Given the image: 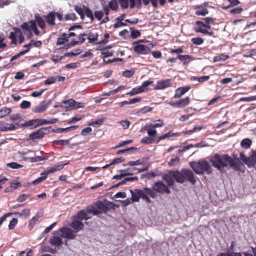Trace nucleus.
Listing matches in <instances>:
<instances>
[{"label":"nucleus","mask_w":256,"mask_h":256,"mask_svg":"<svg viewBox=\"0 0 256 256\" xmlns=\"http://www.w3.org/2000/svg\"><path fill=\"white\" fill-rule=\"evenodd\" d=\"M120 123L122 126L124 130L128 129L130 124V122L127 120H122L120 122Z\"/></svg>","instance_id":"nucleus-61"},{"label":"nucleus","mask_w":256,"mask_h":256,"mask_svg":"<svg viewBox=\"0 0 256 256\" xmlns=\"http://www.w3.org/2000/svg\"><path fill=\"white\" fill-rule=\"evenodd\" d=\"M70 142V140H55L53 142V144L54 146H65L68 144Z\"/></svg>","instance_id":"nucleus-31"},{"label":"nucleus","mask_w":256,"mask_h":256,"mask_svg":"<svg viewBox=\"0 0 256 256\" xmlns=\"http://www.w3.org/2000/svg\"><path fill=\"white\" fill-rule=\"evenodd\" d=\"M86 210L88 213L92 214L94 216H97L100 214V212H98L96 206H89L87 208Z\"/></svg>","instance_id":"nucleus-29"},{"label":"nucleus","mask_w":256,"mask_h":256,"mask_svg":"<svg viewBox=\"0 0 256 256\" xmlns=\"http://www.w3.org/2000/svg\"><path fill=\"white\" fill-rule=\"evenodd\" d=\"M94 206L98 209L100 214L106 213L108 210V208L102 202L98 201L95 204Z\"/></svg>","instance_id":"nucleus-12"},{"label":"nucleus","mask_w":256,"mask_h":256,"mask_svg":"<svg viewBox=\"0 0 256 256\" xmlns=\"http://www.w3.org/2000/svg\"><path fill=\"white\" fill-rule=\"evenodd\" d=\"M30 215V210L29 209H25L20 212V216L26 218Z\"/></svg>","instance_id":"nucleus-56"},{"label":"nucleus","mask_w":256,"mask_h":256,"mask_svg":"<svg viewBox=\"0 0 256 256\" xmlns=\"http://www.w3.org/2000/svg\"><path fill=\"white\" fill-rule=\"evenodd\" d=\"M176 135H178V134L171 133L170 132L162 136L160 138V140H165L166 138H172V137Z\"/></svg>","instance_id":"nucleus-44"},{"label":"nucleus","mask_w":256,"mask_h":256,"mask_svg":"<svg viewBox=\"0 0 256 256\" xmlns=\"http://www.w3.org/2000/svg\"><path fill=\"white\" fill-rule=\"evenodd\" d=\"M68 37L67 36L66 34L64 33L58 38V41L56 42V44L58 46L62 45L64 44L66 42H68Z\"/></svg>","instance_id":"nucleus-21"},{"label":"nucleus","mask_w":256,"mask_h":256,"mask_svg":"<svg viewBox=\"0 0 256 256\" xmlns=\"http://www.w3.org/2000/svg\"><path fill=\"white\" fill-rule=\"evenodd\" d=\"M131 173H124L122 172V174L120 175H116L114 176L113 179L114 180H122L123 178L126 176H130L131 175Z\"/></svg>","instance_id":"nucleus-59"},{"label":"nucleus","mask_w":256,"mask_h":256,"mask_svg":"<svg viewBox=\"0 0 256 256\" xmlns=\"http://www.w3.org/2000/svg\"><path fill=\"white\" fill-rule=\"evenodd\" d=\"M229 56L228 55H224L223 54L216 56L214 59V62H224L229 58Z\"/></svg>","instance_id":"nucleus-26"},{"label":"nucleus","mask_w":256,"mask_h":256,"mask_svg":"<svg viewBox=\"0 0 256 256\" xmlns=\"http://www.w3.org/2000/svg\"><path fill=\"white\" fill-rule=\"evenodd\" d=\"M240 158L248 167L253 166L256 164V152H253L252 155L249 158H246L243 153H240Z\"/></svg>","instance_id":"nucleus-6"},{"label":"nucleus","mask_w":256,"mask_h":256,"mask_svg":"<svg viewBox=\"0 0 256 256\" xmlns=\"http://www.w3.org/2000/svg\"><path fill=\"white\" fill-rule=\"evenodd\" d=\"M12 112V109L4 108L0 110V118H3L10 114Z\"/></svg>","instance_id":"nucleus-27"},{"label":"nucleus","mask_w":256,"mask_h":256,"mask_svg":"<svg viewBox=\"0 0 256 256\" xmlns=\"http://www.w3.org/2000/svg\"><path fill=\"white\" fill-rule=\"evenodd\" d=\"M164 180L167 182L168 185L170 186H173L174 182V176L172 174V172H170L168 174H165L163 176Z\"/></svg>","instance_id":"nucleus-16"},{"label":"nucleus","mask_w":256,"mask_h":256,"mask_svg":"<svg viewBox=\"0 0 256 256\" xmlns=\"http://www.w3.org/2000/svg\"><path fill=\"white\" fill-rule=\"evenodd\" d=\"M190 166L198 174H202L204 172L210 174L212 172L211 166L206 160H200L197 162H192L190 164Z\"/></svg>","instance_id":"nucleus-4"},{"label":"nucleus","mask_w":256,"mask_h":256,"mask_svg":"<svg viewBox=\"0 0 256 256\" xmlns=\"http://www.w3.org/2000/svg\"><path fill=\"white\" fill-rule=\"evenodd\" d=\"M153 47L154 46L152 44L149 46L138 44L134 47V50L140 54H146L150 52L151 48Z\"/></svg>","instance_id":"nucleus-8"},{"label":"nucleus","mask_w":256,"mask_h":256,"mask_svg":"<svg viewBox=\"0 0 256 256\" xmlns=\"http://www.w3.org/2000/svg\"><path fill=\"white\" fill-rule=\"evenodd\" d=\"M172 174L176 182L180 184H184L186 180L192 184H195L196 182L194 173L190 170L184 169L181 172H172Z\"/></svg>","instance_id":"nucleus-3"},{"label":"nucleus","mask_w":256,"mask_h":256,"mask_svg":"<svg viewBox=\"0 0 256 256\" xmlns=\"http://www.w3.org/2000/svg\"><path fill=\"white\" fill-rule=\"evenodd\" d=\"M180 162V158L178 157H176L170 160V161L168 162V164L170 166H176L177 164H178Z\"/></svg>","instance_id":"nucleus-53"},{"label":"nucleus","mask_w":256,"mask_h":256,"mask_svg":"<svg viewBox=\"0 0 256 256\" xmlns=\"http://www.w3.org/2000/svg\"><path fill=\"white\" fill-rule=\"evenodd\" d=\"M62 232L61 236L62 238L70 240H74L76 238L75 232L74 230L68 228H62L60 230Z\"/></svg>","instance_id":"nucleus-7"},{"label":"nucleus","mask_w":256,"mask_h":256,"mask_svg":"<svg viewBox=\"0 0 256 256\" xmlns=\"http://www.w3.org/2000/svg\"><path fill=\"white\" fill-rule=\"evenodd\" d=\"M6 166L8 168L16 170L20 169L23 167V166L16 162L9 163Z\"/></svg>","instance_id":"nucleus-35"},{"label":"nucleus","mask_w":256,"mask_h":256,"mask_svg":"<svg viewBox=\"0 0 256 256\" xmlns=\"http://www.w3.org/2000/svg\"><path fill=\"white\" fill-rule=\"evenodd\" d=\"M142 2L145 6H148L150 2H152L154 8H157L158 6V0H142Z\"/></svg>","instance_id":"nucleus-36"},{"label":"nucleus","mask_w":256,"mask_h":256,"mask_svg":"<svg viewBox=\"0 0 256 256\" xmlns=\"http://www.w3.org/2000/svg\"><path fill=\"white\" fill-rule=\"evenodd\" d=\"M80 66V64L79 62L76 63H71L70 64H68L66 66V68L67 69H75Z\"/></svg>","instance_id":"nucleus-46"},{"label":"nucleus","mask_w":256,"mask_h":256,"mask_svg":"<svg viewBox=\"0 0 256 256\" xmlns=\"http://www.w3.org/2000/svg\"><path fill=\"white\" fill-rule=\"evenodd\" d=\"M208 11L207 9H202V10L196 11V14L197 16H205L208 14Z\"/></svg>","instance_id":"nucleus-63"},{"label":"nucleus","mask_w":256,"mask_h":256,"mask_svg":"<svg viewBox=\"0 0 256 256\" xmlns=\"http://www.w3.org/2000/svg\"><path fill=\"white\" fill-rule=\"evenodd\" d=\"M7 126H8V124L0 122V131L3 132H8Z\"/></svg>","instance_id":"nucleus-64"},{"label":"nucleus","mask_w":256,"mask_h":256,"mask_svg":"<svg viewBox=\"0 0 256 256\" xmlns=\"http://www.w3.org/2000/svg\"><path fill=\"white\" fill-rule=\"evenodd\" d=\"M152 190L155 193L156 192L162 194H170L171 193V191L168 187L164 184L163 182L160 181L156 182L154 184Z\"/></svg>","instance_id":"nucleus-5"},{"label":"nucleus","mask_w":256,"mask_h":256,"mask_svg":"<svg viewBox=\"0 0 256 256\" xmlns=\"http://www.w3.org/2000/svg\"><path fill=\"white\" fill-rule=\"evenodd\" d=\"M17 38L19 40L20 44H22L24 40V37L22 32L20 30H17Z\"/></svg>","instance_id":"nucleus-58"},{"label":"nucleus","mask_w":256,"mask_h":256,"mask_svg":"<svg viewBox=\"0 0 256 256\" xmlns=\"http://www.w3.org/2000/svg\"><path fill=\"white\" fill-rule=\"evenodd\" d=\"M252 140L248 138H246L242 140L241 142V146L244 148L248 149L250 148L252 145Z\"/></svg>","instance_id":"nucleus-28"},{"label":"nucleus","mask_w":256,"mask_h":256,"mask_svg":"<svg viewBox=\"0 0 256 256\" xmlns=\"http://www.w3.org/2000/svg\"><path fill=\"white\" fill-rule=\"evenodd\" d=\"M63 104L67 105L68 107L74 108V106L77 104V102L73 100H70L66 101H64L62 102ZM67 108V106H66Z\"/></svg>","instance_id":"nucleus-39"},{"label":"nucleus","mask_w":256,"mask_h":256,"mask_svg":"<svg viewBox=\"0 0 256 256\" xmlns=\"http://www.w3.org/2000/svg\"><path fill=\"white\" fill-rule=\"evenodd\" d=\"M98 33H89L88 34V42L90 44L94 43L96 40H98Z\"/></svg>","instance_id":"nucleus-22"},{"label":"nucleus","mask_w":256,"mask_h":256,"mask_svg":"<svg viewBox=\"0 0 256 256\" xmlns=\"http://www.w3.org/2000/svg\"><path fill=\"white\" fill-rule=\"evenodd\" d=\"M192 42L194 44L197 45V46H200V45L204 43V40L201 38H192Z\"/></svg>","instance_id":"nucleus-38"},{"label":"nucleus","mask_w":256,"mask_h":256,"mask_svg":"<svg viewBox=\"0 0 256 256\" xmlns=\"http://www.w3.org/2000/svg\"><path fill=\"white\" fill-rule=\"evenodd\" d=\"M190 102V98L189 97H186L185 98L182 99L178 101L180 108H184L189 104Z\"/></svg>","instance_id":"nucleus-30"},{"label":"nucleus","mask_w":256,"mask_h":256,"mask_svg":"<svg viewBox=\"0 0 256 256\" xmlns=\"http://www.w3.org/2000/svg\"><path fill=\"white\" fill-rule=\"evenodd\" d=\"M119 2L120 6L122 8H127L128 6V0H119Z\"/></svg>","instance_id":"nucleus-62"},{"label":"nucleus","mask_w":256,"mask_h":256,"mask_svg":"<svg viewBox=\"0 0 256 256\" xmlns=\"http://www.w3.org/2000/svg\"><path fill=\"white\" fill-rule=\"evenodd\" d=\"M87 213V210L86 211L85 210H82L80 211L76 216H74L73 217L80 221L82 220H86L91 218L90 216H88Z\"/></svg>","instance_id":"nucleus-13"},{"label":"nucleus","mask_w":256,"mask_h":256,"mask_svg":"<svg viewBox=\"0 0 256 256\" xmlns=\"http://www.w3.org/2000/svg\"><path fill=\"white\" fill-rule=\"evenodd\" d=\"M104 15L103 11H96L94 12V16L98 20H102Z\"/></svg>","instance_id":"nucleus-52"},{"label":"nucleus","mask_w":256,"mask_h":256,"mask_svg":"<svg viewBox=\"0 0 256 256\" xmlns=\"http://www.w3.org/2000/svg\"><path fill=\"white\" fill-rule=\"evenodd\" d=\"M31 30H34V34L36 36L39 35L40 32L38 30V29L36 27V24L35 22H34L33 20L31 21Z\"/></svg>","instance_id":"nucleus-47"},{"label":"nucleus","mask_w":256,"mask_h":256,"mask_svg":"<svg viewBox=\"0 0 256 256\" xmlns=\"http://www.w3.org/2000/svg\"><path fill=\"white\" fill-rule=\"evenodd\" d=\"M70 226L72 228H73L75 233H78L80 231L82 230L84 227V224L83 222L74 217H72V221Z\"/></svg>","instance_id":"nucleus-9"},{"label":"nucleus","mask_w":256,"mask_h":256,"mask_svg":"<svg viewBox=\"0 0 256 256\" xmlns=\"http://www.w3.org/2000/svg\"><path fill=\"white\" fill-rule=\"evenodd\" d=\"M64 56H53L51 58L52 60L54 63H58L60 62L63 58Z\"/></svg>","instance_id":"nucleus-57"},{"label":"nucleus","mask_w":256,"mask_h":256,"mask_svg":"<svg viewBox=\"0 0 256 256\" xmlns=\"http://www.w3.org/2000/svg\"><path fill=\"white\" fill-rule=\"evenodd\" d=\"M17 30H15V32H11L10 33L9 38L12 40V44H16V38H17Z\"/></svg>","instance_id":"nucleus-37"},{"label":"nucleus","mask_w":256,"mask_h":256,"mask_svg":"<svg viewBox=\"0 0 256 256\" xmlns=\"http://www.w3.org/2000/svg\"><path fill=\"white\" fill-rule=\"evenodd\" d=\"M21 127V124H17L16 125L14 124H8V126H7L8 131H14L18 129V128Z\"/></svg>","instance_id":"nucleus-43"},{"label":"nucleus","mask_w":256,"mask_h":256,"mask_svg":"<svg viewBox=\"0 0 256 256\" xmlns=\"http://www.w3.org/2000/svg\"><path fill=\"white\" fill-rule=\"evenodd\" d=\"M65 19L66 20L74 21L77 19V16L75 14L71 13L66 15Z\"/></svg>","instance_id":"nucleus-42"},{"label":"nucleus","mask_w":256,"mask_h":256,"mask_svg":"<svg viewBox=\"0 0 256 256\" xmlns=\"http://www.w3.org/2000/svg\"><path fill=\"white\" fill-rule=\"evenodd\" d=\"M172 86L171 80L167 79L158 82L154 88L155 90H162Z\"/></svg>","instance_id":"nucleus-10"},{"label":"nucleus","mask_w":256,"mask_h":256,"mask_svg":"<svg viewBox=\"0 0 256 256\" xmlns=\"http://www.w3.org/2000/svg\"><path fill=\"white\" fill-rule=\"evenodd\" d=\"M196 32H200L203 34H208V36H212L214 34V32H208V30L202 28H198Z\"/></svg>","instance_id":"nucleus-51"},{"label":"nucleus","mask_w":256,"mask_h":256,"mask_svg":"<svg viewBox=\"0 0 256 256\" xmlns=\"http://www.w3.org/2000/svg\"><path fill=\"white\" fill-rule=\"evenodd\" d=\"M83 8L86 16L92 22H93L94 20V16L92 10L84 5L83 6Z\"/></svg>","instance_id":"nucleus-23"},{"label":"nucleus","mask_w":256,"mask_h":256,"mask_svg":"<svg viewBox=\"0 0 256 256\" xmlns=\"http://www.w3.org/2000/svg\"><path fill=\"white\" fill-rule=\"evenodd\" d=\"M36 20L39 26L42 29L44 30L46 28V22L44 20L38 15H36Z\"/></svg>","instance_id":"nucleus-25"},{"label":"nucleus","mask_w":256,"mask_h":256,"mask_svg":"<svg viewBox=\"0 0 256 256\" xmlns=\"http://www.w3.org/2000/svg\"><path fill=\"white\" fill-rule=\"evenodd\" d=\"M50 244L55 246H60L62 244V239L57 236H54L50 240Z\"/></svg>","instance_id":"nucleus-20"},{"label":"nucleus","mask_w":256,"mask_h":256,"mask_svg":"<svg viewBox=\"0 0 256 256\" xmlns=\"http://www.w3.org/2000/svg\"><path fill=\"white\" fill-rule=\"evenodd\" d=\"M81 52H82L80 50H77L76 53H74V52H68V53H66L64 56V57H66V56L72 57L73 56H76L79 55L81 53Z\"/></svg>","instance_id":"nucleus-60"},{"label":"nucleus","mask_w":256,"mask_h":256,"mask_svg":"<svg viewBox=\"0 0 256 256\" xmlns=\"http://www.w3.org/2000/svg\"><path fill=\"white\" fill-rule=\"evenodd\" d=\"M18 223V220L16 218H14L10 222V224L8 225V228L10 230H12L14 228L15 226Z\"/></svg>","instance_id":"nucleus-41"},{"label":"nucleus","mask_w":256,"mask_h":256,"mask_svg":"<svg viewBox=\"0 0 256 256\" xmlns=\"http://www.w3.org/2000/svg\"><path fill=\"white\" fill-rule=\"evenodd\" d=\"M56 13L54 12H50L46 17L47 22L50 26L55 25Z\"/></svg>","instance_id":"nucleus-17"},{"label":"nucleus","mask_w":256,"mask_h":256,"mask_svg":"<svg viewBox=\"0 0 256 256\" xmlns=\"http://www.w3.org/2000/svg\"><path fill=\"white\" fill-rule=\"evenodd\" d=\"M190 87H182L178 88L176 90V94L174 96L175 98H181L184 95L186 92L190 90Z\"/></svg>","instance_id":"nucleus-14"},{"label":"nucleus","mask_w":256,"mask_h":256,"mask_svg":"<svg viewBox=\"0 0 256 256\" xmlns=\"http://www.w3.org/2000/svg\"><path fill=\"white\" fill-rule=\"evenodd\" d=\"M112 10H116L118 8V4L116 0H112L108 6Z\"/></svg>","instance_id":"nucleus-32"},{"label":"nucleus","mask_w":256,"mask_h":256,"mask_svg":"<svg viewBox=\"0 0 256 256\" xmlns=\"http://www.w3.org/2000/svg\"><path fill=\"white\" fill-rule=\"evenodd\" d=\"M64 164H60L58 166H56L52 168L48 169L46 171L44 172V173L42 174V175H45L48 176V174L54 173L57 171L60 170L64 168Z\"/></svg>","instance_id":"nucleus-15"},{"label":"nucleus","mask_w":256,"mask_h":256,"mask_svg":"<svg viewBox=\"0 0 256 256\" xmlns=\"http://www.w3.org/2000/svg\"><path fill=\"white\" fill-rule=\"evenodd\" d=\"M56 78L55 77H50L48 78L45 82L44 84L45 85H50L54 84L56 82Z\"/></svg>","instance_id":"nucleus-50"},{"label":"nucleus","mask_w":256,"mask_h":256,"mask_svg":"<svg viewBox=\"0 0 256 256\" xmlns=\"http://www.w3.org/2000/svg\"><path fill=\"white\" fill-rule=\"evenodd\" d=\"M210 78V76H204L200 78L194 77L193 78V80H198L199 82L202 83L208 80Z\"/></svg>","instance_id":"nucleus-48"},{"label":"nucleus","mask_w":256,"mask_h":256,"mask_svg":"<svg viewBox=\"0 0 256 256\" xmlns=\"http://www.w3.org/2000/svg\"><path fill=\"white\" fill-rule=\"evenodd\" d=\"M130 192L132 194V200L133 202H138L141 198L148 203L150 204L152 200L148 197V196H150L153 198L157 197L156 193L151 189L148 188H144L143 190H135L134 191L130 190Z\"/></svg>","instance_id":"nucleus-2"},{"label":"nucleus","mask_w":256,"mask_h":256,"mask_svg":"<svg viewBox=\"0 0 256 256\" xmlns=\"http://www.w3.org/2000/svg\"><path fill=\"white\" fill-rule=\"evenodd\" d=\"M154 138L146 137L141 140V142L144 144H152L154 141Z\"/></svg>","instance_id":"nucleus-34"},{"label":"nucleus","mask_w":256,"mask_h":256,"mask_svg":"<svg viewBox=\"0 0 256 256\" xmlns=\"http://www.w3.org/2000/svg\"><path fill=\"white\" fill-rule=\"evenodd\" d=\"M48 108V105L46 104H42L40 106L35 107L32 112L34 113H41L46 110Z\"/></svg>","instance_id":"nucleus-18"},{"label":"nucleus","mask_w":256,"mask_h":256,"mask_svg":"<svg viewBox=\"0 0 256 256\" xmlns=\"http://www.w3.org/2000/svg\"><path fill=\"white\" fill-rule=\"evenodd\" d=\"M132 30L131 36L133 39H136L140 36V31L137 30H133V28H131Z\"/></svg>","instance_id":"nucleus-45"},{"label":"nucleus","mask_w":256,"mask_h":256,"mask_svg":"<svg viewBox=\"0 0 256 256\" xmlns=\"http://www.w3.org/2000/svg\"><path fill=\"white\" fill-rule=\"evenodd\" d=\"M130 8H133L136 6L140 8L142 5V0H130Z\"/></svg>","instance_id":"nucleus-33"},{"label":"nucleus","mask_w":256,"mask_h":256,"mask_svg":"<svg viewBox=\"0 0 256 256\" xmlns=\"http://www.w3.org/2000/svg\"><path fill=\"white\" fill-rule=\"evenodd\" d=\"M134 71L126 70L122 72V76L126 78H130L134 76Z\"/></svg>","instance_id":"nucleus-55"},{"label":"nucleus","mask_w":256,"mask_h":256,"mask_svg":"<svg viewBox=\"0 0 256 256\" xmlns=\"http://www.w3.org/2000/svg\"><path fill=\"white\" fill-rule=\"evenodd\" d=\"M22 28L23 30H24L25 34L28 35H30V37L32 35V32L30 31L31 30V21L28 23L24 22L22 26Z\"/></svg>","instance_id":"nucleus-19"},{"label":"nucleus","mask_w":256,"mask_h":256,"mask_svg":"<svg viewBox=\"0 0 256 256\" xmlns=\"http://www.w3.org/2000/svg\"><path fill=\"white\" fill-rule=\"evenodd\" d=\"M213 166L221 171L223 168H231L236 170L244 172V166L239 159L232 158L228 155L215 154L210 160Z\"/></svg>","instance_id":"nucleus-1"},{"label":"nucleus","mask_w":256,"mask_h":256,"mask_svg":"<svg viewBox=\"0 0 256 256\" xmlns=\"http://www.w3.org/2000/svg\"><path fill=\"white\" fill-rule=\"evenodd\" d=\"M30 194H22L18 196V201L20 202H25L30 196Z\"/></svg>","instance_id":"nucleus-54"},{"label":"nucleus","mask_w":256,"mask_h":256,"mask_svg":"<svg viewBox=\"0 0 256 256\" xmlns=\"http://www.w3.org/2000/svg\"><path fill=\"white\" fill-rule=\"evenodd\" d=\"M46 131H48V128H42L38 131L31 134L30 138L31 139H39L42 138L46 134Z\"/></svg>","instance_id":"nucleus-11"},{"label":"nucleus","mask_w":256,"mask_h":256,"mask_svg":"<svg viewBox=\"0 0 256 256\" xmlns=\"http://www.w3.org/2000/svg\"><path fill=\"white\" fill-rule=\"evenodd\" d=\"M37 123H38L37 119L32 120H30L28 122H26L23 124H21V127L25 128V127H28V126H34V128H37L38 126H36Z\"/></svg>","instance_id":"nucleus-24"},{"label":"nucleus","mask_w":256,"mask_h":256,"mask_svg":"<svg viewBox=\"0 0 256 256\" xmlns=\"http://www.w3.org/2000/svg\"><path fill=\"white\" fill-rule=\"evenodd\" d=\"M47 178V176H42V177H40V178H38L36 180H34V182H32V183L30 184H28V186H31L32 184H33V185H36V184H38L40 182H43L44 180H46Z\"/></svg>","instance_id":"nucleus-40"},{"label":"nucleus","mask_w":256,"mask_h":256,"mask_svg":"<svg viewBox=\"0 0 256 256\" xmlns=\"http://www.w3.org/2000/svg\"><path fill=\"white\" fill-rule=\"evenodd\" d=\"M31 103L28 101H24L20 105V107L22 109H27L30 107Z\"/></svg>","instance_id":"nucleus-49"}]
</instances>
